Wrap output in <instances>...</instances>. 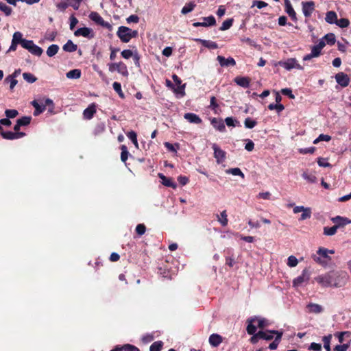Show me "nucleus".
Returning a JSON list of instances; mask_svg holds the SVG:
<instances>
[{
    "label": "nucleus",
    "instance_id": "nucleus-1",
    "mask_svg": "<svg viewBox=\"0 0 351 351\" xmlns=\"http://www.w3.org/2000/svg\"><path fill=\"white\" fill-rule=\"evenodd\" d=\"M348 280V275L344 271H330L315 278L317 283L323 287H341Z\"/></svg>",
    "mask_w": 351,
    "mask_h": 351
},
{
    "label": "nucleus",
    "instance_id": "nucleus-2",
    "mask_svg": "<svg viewBox=\"0 0 351 351\" xmlns=\"http://www.w3.org/2000/svg\"><path fill=\"white\" fill-rule=\"evenodd\" d=\"M334 253L335 251L333 250H328L321 247L317 251L318 256L314 255L313 260L322 266H326L328 262L331 260L330 254H333Z\"/></svg>",
    "mask_w": 351,
    "mask_h": 351
},
{
    "label": "nucleus",
    "instance_id": "nucleus-3",
    "mask_svg": "<svg viewBox=\"0 0 351 351\" xmlns=\"http://www.w3.org/2000/svg\"><path fill=\"white\" fill-rule=\"evenodd\" d=\"M117 34L123 43H128L132 38L138 36V31L132 30L125 26H121L119 27Z\"/></svg>",
    "mask_w": 351,
    "mask_h": 351
},
{
    "label": "nucleus",
    "instance_id": "nucleus-4",
    "mask_svg": "<svg viewBox=\"0 0 351 351\" xmlns=\"http://www.w3.org/2000/svg\"><path fill=\"white\" fill-rule=\"evenodd\" d=\"M108 69L110 72L117 71L124 77H128L129 75L127 66L123 62L110 63Z\"/></svg>",
    "mask_w": 351,
    "mask_h": 351
},
{
    "label": "nucleus",
    "instance_id": "nucleus-5",
    "mask_svg": "<svg viewBox=\"0 0 351 351\" xmlns=\"http://www.w3.org/2000/svg\"><path fill=\"white\" fill-rule=\"evenodd\" d=\"M23 48L27 49L29 53L33 55L40 56L43 52L41 47L34 44L33 40H27L23 45Z\"/></svg>",
    "mask_w": 351,
    "mask_h": 351
},
{
    "label": "nucleus",
    "instance_id": "nucleus-6",
    "mask_svg": "<svg viewBox=\"0 0 351 351\" xmlns=\"http://www.w3.org/2000/svg\"><path fill=\"white\" fill-rule=\"evenodd\" d=\"M278 64L284 67L286 70L290 71L293 69L303 70V67L298 63L295 58H289L285 61H280Z\"/></svg>",
    "mask_w": 351,
    "mask_h": 351
},
{
    "label": "nucleus",
    "instance_id": "nucleus-7",
    "mask_svg": "<svg viewBox=\"0 0 351 351\" xmlns=\"http://www.w3.org/2000/svg\"><path fill=\"white\" fill-rule=\"evenodd\" d=\"M89 18L90 20L94 21L97 25H99L104 27H106L109 30H111L112 28L111 24H110L108 22L105 21L103 19V18L97 12H92L89 14Z\"/></svg>",
    "mask_w": 351,
    "mask_h": 351
},
{
    "label": "nucleus",
    "instance_id": "nucleus-8",
    "mask_svg": "<svg viewBox=\"0 0 351 351\" xmlns=\"http://www.w3.org/2000/svg\"><path fill=\"white\" fill-rule=\"evenodd\" d=\"M212 148L214 151V157L218 164L222 163L226 159V152L222 150L216 143L212 144Z\"/></svg>",
    "mask_w": 351,
    "mask_h": 351
},
{
    "label": "nucleus",
    "instance_id": "nucleus-9",
    "mask_svg": "<svg viewBox=\"0 0 351 351\" xmlns=\"http://www.w3.org/2000/svg\"><path fill=\"white\" fill-rule=\"evenodd\" d=\"M172 78L174 81V82L176 84L177 87L176 88H174V93L179 95L180 97H183L185 95L184 88L186 86V84H181L182 81L175 74L172 75Z\"/></svg>",
    "mask_w": 351,
    "mask_h": 351
},
{
    "label": "nucleus",
    "instance_id": "nucleus-10",
    "mask_svg": "<svg viewBox=\"0 0 351 351\" xmlns=\"http://www.w3.org/2000/svg\"><path fill=\"white\" fill-rule=\"evenodd\" d=\"M75 36H83L84 38H92L94 37V32L89 27H82L77 29L75 32Z\"/></svg>",
    "mask_w": 351,
    "mask_h": 351
},
{
    "label": "nucleus",
    "instance_id": "nucleus-11",
    "mask_svg": "<svg viewBox=\"0 0 351 351\" xmlns=\"http://www.w3.org/2000/svg\"><path fill=\"white\" fill-rule=\"evenodd\" d=\"M202 22H195L193 24L194 27H209L215 25L216 21L213 16L202 18Z\"/></svg>",
    "mask_w": 351,
    "mask_h": 351
},
{
    "label": "nucleus",
    "instance_id": "nucleus-12",
    "mask_svg": "<svg viewBox=\"0 0 351 351\" xmlns=\"http://www.w3.org/2000/svg\"><path fill=\"white\" fill-rule=\"evenodd\" d=\"M302 12L306 17H309L315 10L313 1L302 2Z\"/></svg>",
    "mask_w": 351,
    "mask_h": 351
},
{
    "label": "nucleus",
    "instance_id": "nucleus-13",
    "mask_svg": "<svg viewBox=\"0 0 351 351\" xmlns=\"http://www.w3.org/2000/svg\"><path fill=\"white\" fill-rule=\"evenodd\" d=\"M258 328V324L256 323L255 318L252 317L247 320L246 330L249 335H254V333H256V332Z\"/></svg>",
    "mask_w": 351,
    "mask_h": 351
},
{
    "label": "nucleus",
    "instance_id": "nucleus-14",
    "mask_svg": "<svg viewBox=\"0 0 351 351\" xmlns=\"http://www.w3.org/2000/svg\"><path fill=\"white\" fill-rule=\"evenodd\" d=\"M258 328V324L256 323L255 318L252 317L247 320L246 330L249 335H254V333H256V332Z\"/></svg>",
    "mask_w": 351,
    "mask_h": 351
},
{
    "label": "nucleus",
    "instance_id": "nucleus-15",
    "mask_svg": "<svg viewBox=\"0 0 351 351\" xmlns=\"http://www.w3.org/2000/svg\"><path fill=\"white\" fill-rule=\"evenodd\" d=\"M306 309L308 313L319 314L324 311V307L316 303H309L306 305Z\"/></svg>",
    "mask_w": 351,
    "mask_h": 351
},
{
    "label": "nucleus",
    "instance_id": "nucleus-16",
    "mask_svg": "<svg viewBox=\"0 0 351 351\" xmlns=\"http://www.w3.org/2000/svg\"><path fill=\"white\" fill-rule=\"evenodd\" d=\"M337 82L342 87H346L348 86L350 79L348 75L343 73H339L335 75Z\"/></svg>",
    "mask_w": 351,
    "mask_h": 351
},
{
    "label": "nucleus",
    "instance_id": "nucleus-17",
    "mask_svg": "<svg viewBox=\"0 0 351 351\" xmlns=\"http://www.w3.org/2000/svg\"><path fill=\"white\" fill-rule=\"evenodd\" d=\"M1 134L3 138L9 140L18 139L25 136V133L23 132H2Z\"/></svg>",
    "mask_w": 351,
    "mask_h": 351
},
{
    "label": "nucleus",
    "instance_id": "nucleus-18",
    "mask_svg": "<svg viewBox=\"0 0 351 351\" xmlns=\"http://www.w3.org/2000/svg\"><path fill=\"white\" fill-rule=\"evenodd\" d=\"M96 112V105L95 104H91L83 112V116L85 119H91L95 113Z\"/></svg>",
    "mask_w": 351,
    "mask_h": 351
},
{
    "label": "nucleus",
    "instance_id": "nucleus-19",
    "mask_svg": "<svg viewBox=\"0 0 351 351\" xmlns=\"http://www.w3.org/2000/svg\"><path fill=\"white\" fill-rule=\"evenodd\" d=\"M285 12L287 14L291 17V19L297 21L296 13L293 8L291 3L289 0H285Z\"/></svg>",
    "mask_w": 351,
    "mask_h": 351
},
{
    "label": "nucleus",
    "instance_id": "nucleus-20",
    "mask_svg": "<svg viewBox=\"0 0 351 351\" xmlns=\"http://www.w3.org/2000/svg\"><path fill=\"white\" fill-rule=\"evenodd\" d=\"M217 59L221 66H234L236 64V62L232 58H225L223 56H218Z\"/></svg>",
    "mask_w": 351,
    "mask_h": 351
},
{
    "label": "nucleus",
    "instance_id": "nucleus-21",
    "mask_svg": "<svg viewBox=\"0 0 351 351\" xmlns=\"http://www.w3.org/2000/svg\"><path fill=\"white\" fill-rule=\"evenodd\" d=\"M158 177L161 180V182L163 185L171 187L173 189H176L177 185L173 181V179L167 178L165 176H164L162 173H158Z\"/></svg>",
    "mask_w": 351,
    "mask_h": 351
},
{
    "label": "nucleus",
    "instance_id": "nucleus-22",
    "mask_svg": "<svg viewBox=\"0 0 351 351\" xmlns=\"http://www.w3.org/2000/svg\"><path fill=\"white\" fill-rule=\"evenodd\" d=\"M321 51L322 50L320 49H319L315 45H314L311 48V53L304 56V58H303V60L304 61H308V60H310L311 59H312L313 58H317V57L319 56V55L321 54Z\"/></svg>",
    "mask_w": 351,
    "mask_h": 351
},
{
    "label": "nucleus",
    "instance_id": "nucleus-23",
    "mask_svg": "<svg viewBox=\"0 0 351 351\" xmlns=\"http://www.w3.org/2000/svg\"><path fill=\"white\" fill-rule=\"evenodd\" d=\"M184 118L191 123L199 124L202 123L200 117L194 113H186L184 115Z\"/></svg>",
    "mask_w": 351,
    "mask_h": 351
},
{
    "label": "nucleus",
    "instance_id": "nucleus-24",
    "mask_svg": "<svg viewBox=\"0 0 351 351\" xmlns=\"http://www.w3.org/2000/svg\"><path fill=\"white\" fill-rule=\"evenodd\" d=\"M208 341L212 346L217 347L222 342V337L218 334H212Z\"/></svg>",
    "mask_w": 351,
    "mask_h": 351
},
{
    "label": "nucleus",
    "instance_id": "nucleus-25",
    "mask_svg": "<svg viewBox=\"0 0 351 351\" xmlns=\"http://www.w3.org/2000/svg\"><path fill=\"white\" fill-rule=\"evenodd\" d=\"M325 21L329 24H336L337 21V14L334 11H328L326 14Z\"/></svg>",
    "mask_w": 351,
    "mask_h": 351
},
{
    "label": "nucleus",
    "instance_id": "nucleus-26",
    "mask_svg": "<svg viewBox=\"0 0 351 351\" xmlns=\"http://www.w3.org/2000/svg\"><path fill=\"white\" fill-rule=\"evenodd\" d=\"M278 332H280L277 330L260 331V335H261V339L271 340L273 339L274 335L277 336Z\"/></svg>",
    "mask_w": 351,
    "mask_h": 351
},
{
    "label": "nucleus",
    "instance_id": "nucleus-27",
    "mask_svg": "<svg viewBox=\"0 0 351 351\" xmlns=\"http://www.w3.org/2000/svg\"><path fill=\"white\" fill-rule=\"evenodd\" d=\"M331 220L332 221L333 223H335L337 226H338V227L351 223V221L349 220L348 219L343 218L340 216L333 217V218H332Z\"/></svg>",
    "mask_w": 351,
    "mask_h": 351
},
{
    "label": "nucleus",
    "instance_id": "nucleus-28",
    "mask_svg": "<svg viewBox=\"0 0 351 351\" xmlns=\"http://www.w3.org/2000/svg\"><path fill=\"white\" fill-rule=\"evenodd\" d=\"M195 40L201 43L205 47H207L208 49H214L218 47L217 44L211 40H203L200 38H197L195 39Z\"/></svg>",
    "mask_w": 351,
    "mask_h": 351
},
{
    "label": "nucleus",
    "instance_id": "nucleus-29",
    "mask_svg": "<svg viewBox=\"0 0 351 351\" xmlns=\"http://www.w3.org/2000/svg\"><path fill=\"white\" fill-rule=\"evenodd\" d=\"M211 123L213 127L220 132H223L225 130V125L224 123L221 120H218L216 118H213L211 120Z\"/></svg>",
    "mask_w": 351,
    "mask_h": 351
},
{
    "label": "nucleus",
    "instance_id": "nucleus-30",
    "mask_svg": "<svg viewBox=\"0 0 351 351\" xmlns=\"http://www.w3.org/2000/svg\"><path fill=\"white\" fill-rule=\"evenodd\" d=\"M26 39L23 38V34L20 32H16L14 33L12 36L13 43H15L16 44H20L22 47L25 41H26Z\"/></svg>",
    "mask_w": 351,
    "mask_h": 351
},
{
    "label": "nucleus",
    "instance_id": "nucleus-31",
    "mask_svg": "<svg viewBox=\"0 0 351 351\" xmlns=\"http://www.w3.org/2000/svg\"><path fill=\"white\" fill-rule=\"evenodd\" d=\"M77 48V45L74 44L71 40H69L62 47L63 50L66 52L75 51Z\"/></svg>",
    "mask_w": 351,
    "mask_h": 351
},
{
    "label": "nucleus",
    "instance_id": "nucleus-32",
    "mask_svg": "<svg viewBox=\"0 0 351 351\" xmlns=\"http://www.w3.org/2000/svg\"><path fill=\"white\" fill-rule=\"evenodd\" d=\"M32 105L35 108V110L34 112V116H38L45 110V106H40L36 100L32 101Z\"/></svg>",
    "mask_w": 351,
    "mask_h": 351
},
{
    "label": "nucleus",
    "instance_id": "nucleus-33",
    "mask_svg": "<svg viewBox=\"0 0 351 351\" xmlns=\"http://www.w3.org/2000/svg\"><path fill=\"white\" fill-rule=\"evenodd\" d=\"M234 81L238 85H239L242 87H244V88H247L250 85V80L247 77H236Z\"/></svg>",
    "mask_w": 351,
    "mask_h": 351
},
{
    "label": "nucleus",
    "instance_id": "nucleus-34",
    "mask_svg": "<svg viewBox=\"0 0 351 351\" xmlns=\"http://www.w3.org/2000/svg\"><path fill=\"white\" fill-rule=\"evenodd\" d=\"M253 318L256 319L258 328L263 329L269 325V321L265 318L261 317H253Z\"/></svg>",
    "mask_w": 351,
    "mask_h": 351
},
{
    "label": "nucleus",
    "instance_id": "nucleus-35",
    "mask_svg": "<svg viewBox=\"0 0 351 351\" xmlns=\"http://www.w3.org/2000/svg\"><path fill=\"white\" fill-rule=\"evenodd\" d=\"M66 76L69 79H78L81 76V71L80 69H73L66 73Z\"/></svg>",
    "mask_w": 351,
    "mask_h": 351
},
{
    "label": "nucleus",
    "instance_id": "nucleus-36",
    "mask_svg": "<svg viewBox=\"0 0 351 351\" xmlns=\"http://www.w3.org/2000/svg\"><path fill=\"white\" fill-rule=\"evenodd\" d=\"M217 220L223 226L228 225V216L226 210H223L219 215H217Z\"/></svg>",
    "mask_w": 351,
    "mask_h": 351
},
{
    "label": "nucleus",
    "instance_id": "nucleus-37",
    "mask_svg": "<svg viewBox=\"0 0 351 351\" xmlns=\"http://www.w3.org/2000/svg\"><path fill=\"white\" fill-rule=\"evenodd\" d=\"M59 51V47L57 45H51L47 49V55L49 57L54 56Z\"/></svg>",
    "mask_w": 351,
    "mask_h": 351
},
{
    "label": "nucleus",
    "instance_id": "nucleus-38",
    "mask_svg": "<svg viewBox=\"0 0 351 351\" xmlns=\"http://www.w3.org/2000/svg\"><path fill=\"white\" fill-rule=\"evenodd\" d=\"M338 226L335 225L332 227H324V234L326 236H332L335 234L337 230L338 229Z\"/></svg>",
    "mask_w": 351,
    "mask_h": 351
},
{
    "label": "nucleus",
    "instance_id": "nucleus-39",
    "mask_svg": "<svg viewBox=\"0 0 351 351\" xmlns=\"http://www.w3.org/2000/svg\"><path fill=\"white\" fill-rule=\"evenodd\" d=\"M282 335V332H278V335L276 336L274 341L271 343L269 346V348L270 350H276L280 343V341L281 339Z\"/></svg>",
    "mask_w": 351,
    "mask_h": 351
},
{
    "label": "nucleus",
    "instance_id": "nucleus-40",
    "mask_svg": "<svg viewBox=\"0 0 351 351\" xmlns=\"http://www.w3.org/2000/svg\"><path fill=\"white\" fill-rule=\"evenodd\" d=\"M311 214H312V211H311V208L306 207L304 208V210L302 212V215L300 217V220L304 221V220L311 218Z\"/></svg>",
    "mask_w": 351,
    "mask_h": 351
},
{
    "label": "nucleus",
    "instance_id": "nucleus-41",
    "mask_svg": "<svg viewBox=\"0 0 351 351\" xmlns=\"http://www.w3.org/2000/svg\"><path fill=\"white\" fill-rule=\"evenodd\" d=\"M127 136L132 141L136 148H138V143L137 141V135L135 132L130 131L127 133Z\"/></svg>",
    "mask_w": 351,
    "mask_h": 351
},
{
    "label": "nucleus",
    "instance_id": "nucleus-42",
    "mask_svg": "<svg viewBox=\"0 0 351 351\" xmlns=\"http://www.w3.org/2000/svg\"><path fill=\"white\" fill-rule=\"evenodd\" d=\"M302 178L309 183H315L317 182V178L313 174H309L307 172H304L302 174Z\"/></svg>",
    "mask_w": 351,
    "mask_h": 351
},
{
    "label": "nucleus",
    "instance_id": "nucleus-43",
    "mask_svg": "<svg viewBox=\"0 0 351 351\" xmlns=\"http://www.w3.org/2000/svg\"><path fill=\"white\" fill-rule=\"evenodd\" d=\"M324 39L326 43L330 45H332L335 43V36L332 33H329L325 35V36L323 38Z\"/></svg>",
    "mask_w": 351,
    "mask_h": 351
},
{
    "label": "nucleus",
    "instance_id": "nucleus-44",
    "mask_svg": "<svg viewBox=\"0 0 351 351\" xmlns=\"http://www.w3.org/2000/svg\"><path fill=\"white\" fill-rule=\"evenodd\" d=\"M226 173L228 174H232L233 176H241L242 178H244V174L241 171L239 168L235 167V168H231L226 170Z\"/></svg>",
    "mask_w": 351,
    "mask_h": 351
},
{
    "label": "nucleus",
    "instance_id": "nucleus-45",
    "mask_svg": "<svg viewBox=\"0 0 351 351\" xmlns=\"http://www.w3.org/2000/svg\"><path fill=\"white\" fill-rule=\"evenodd\" d=\"M0 10L6 16H10L12 12V8L3 2H0Z\"/></svg>",
    "mask_w": 351,
    "mask_h": 351
},
{
    "label": "nucleus",
    "instance_id": "nucleus-46",
    "mask_svg": "<svg viewBox=\"0 0 351 351\" xmlns=\"http://www.w3.org/2000/svg\"><path fill=\"white\" fill-rule=\"evenodd\" d=\"M335 25L341 28H346L350 25V21L345 18L337 19Z\"/></svg>",
    "mask_w": 351,
    "mask_h": 351
},
{
    "label": "nucleus",
    "instance_id": "nucleus-47",
    "mask_svg": "<svg viewBox=\"0 0 351 351\" xmlns=\"http://www.w3.org/2000/svg\"><path fill=\"white\" fill-rule=\"evenodd\" d=\"M195 7V4L194 3H189L186 5H185L182 10H181V12L183 14H188L190 12H191L194 8Z\"/></svg>",
    "mask_w": 351,
    "mask_h": 351
},
{
    "label": "nucleus",
    "instance_id": "nucleus-48",
    "mask_svg": "<svg viewBox=\"0 0 351 351\" xmlns=\"http://www.w3.org/2000/svg\"><path fill=\"white\" fill-rule=\"evenodd\" d=\"M23 77L28 83H34L37 80V78L30 73H23Z\"/></svg>",
    "mask_w": 351,
    "mask_h": 351
},
{
    "label": "nucleus",
    "instance_id": "nucleus-49",
    "mask_svg": "<svg viewBox=\"0 0 351 351\" xmlns=\"http://www.w3.org/2000/svg\"><path fill=\"white\" fill-rule=\"evenodd\" d=\"M307 280V278L305 277L304 275L300 276L293 281V287H298L300 286L304 281Z\"/></svg>",
    "mask_w": 351,
    "mask_h": 351
},
{
    "label": "nucleus",
    "instance_id": "nucleus-50",
    "mask_svg": "<svg viewBox=\"0 0 351 351\" xmlns=\"http://www.w3.org/2000/svg\"><path fill=\"white\" fill-rule=\"evenodd\" d=\"M257 124V122L255 120H253L250 118H246L244 121V125L246 128L252 129L254 128Z\"/></svg>",
    "mask_w": 351,
    "mask_h": 351
},
{
    "label": "nucleus",
    "instance_id": "nucleus-51",
    "mask_svg": "<svg viewBox=\"0 0 351 351\" xmlns=\"http://www.w3.org/2000/svg\"><path fill=\"white\" fill-rule=\"evenodd\" d=\"M331 136L327 134H320L316 139L314 140L313 143L317 144L320 141H330Z\"/></svg>",
    "mask_w": 351,
    "mask_h": 351
},
{
    "label": "nucleus",
    "instance_id": "nucleus-52",
    "mask_svg": "<svg viewBox=\"0 0 351 351\" xmlns=\"http://www.w3.org/2000/svg\"><path fill=\"white\" fill-rule=\"evenodd\" d=\"M268 108L271 110H276L278 112H280L285 109V107L280 104H270Z\"/></svg>",
    "mask_w": 351,
    "mask_h": 351
},
{
    "label": "nucleus",
    "instance_id": "nucleus-53",
    "mask_svg": "<svg viewBox=\"0 0 351 351\" xmlns=\"http://www.w3.org/2000/svg\"><path fill=\"white\" fill-rule=\"evenodd\" d=\"M121 159L123 162H125L128 158L129 152L125 145H122L121 147Z\"/></svg>",
    "mask_w": 351,
    "mask_h": 351
},
{
    "label": "nucleus",
    "instance_id": "nucleus-54",
    "mask_svg": "<svg viewBox=\"0 0 351 351\" xmlns=\"http://www.w3.org/2000/svg\"><path fill=\"white\" fill-rule=\"evenodd\" d=\"M112 87H113L114 91H116L121 97H124L123 93L121 90V86L120 83L114 82L112 84Z\"/></svg>",
    "mask_w": 351,
    "mask_h": 351
},
{
    "label": "nucleus",
    "instance_id": "nucleus-55",
    "mask_svg": "<svg viewBox=\"0 0 351 351\" xmlns=\"http://www.w3.org/2000/svg\"><path fill=\"white\" fill-rule=\"evenodd\" d=\"M298 263V259L294 256H290L287 259V265L290 267H295Z\"/></svg>",
    "mask_w": 351,
    "mask_h": 351
},
{
    "label": "nucleus",
    "instance_id": "nucleus-56",
    "mask_svg": "<svg viewBox=\"0 0 351 351\" xmlns=\"http://www.w3.org/2000/svg\"><path fill=\"white\" fill-rule=\"evenodd\" d=\"M331 337L332 336L330 335L323 337L324 346L326 351H330V343Z\"/></svg>",
    "mask_w": 351,
    "mask_h": 351
},
{
    "label": "nucleus",
    "instance_id": "nucleus-57",
    "mask_svg": "<svg viewBox=\"0 0 351 351\" xmlns=\"http://www.w3.org/2000/svg\"><path fill=\"white\" fill-rule=\"evenodd\" d=\"M162 347V342L156 341L153 343L150 346V351H160L161 348Z\"/></svg>",
    "mask_w": 351,
    "mask_h": 351
},
{
    "label": "nucleus",
    "instance_id": "nucleus-58",
    "mask_svg": "<svg viewBox=\"0 0 351 351\" xmlns=\"http://www.w3.org/2000/svg\"><path fill=\"white\" fill-rule=\"evenodd\" d=\"M121 54L124 59H129L132 58L134 54V51H132L130 49H124L121 51Z\"/></svg>",
    "mask_w": 351,
    "mask_h": 351
},
{
    "label": "nucleus",
    "instance_id": "nucleus-59",
    "mask_svg": "<svg viewBox=\"0 0 351 351\" xmlns=\"http://www.w3.org/2000/svg\"><path fill=\"white\" fill-rule=\"evenodd\" d=\"M31 119H32L30 117H23L21 119H19L17 120V122L19 125H21V126H25L29 124Z\"/></svg>",
    "mask_w": 351,
    "mask_h": 351
},
{
    "label": "nucleus",
    "instance_id": "nucleus-60",
    "mask_svg": "<svg viewBox=\"0 0 351 351\" xmlns=\"http://www.w3.org/2000/svg\"><path fill=\"white\" fill-rule=\"evenodd\" d=\"M5 81L10 83V88L12 90L14 88L18 82L17 80L10 75L5 78Z\"/></svg>",
    "mask_w": 351,
    "mask_h": 351
},
{
    "label": "nucleus",
    "instance_id": "nucleus-61",
    "mask_svg": "<svg viewBox=\"0 0 351 351\" xmlns=\"http://www.w3.org/2000/svg\"><path fill=\"white\" fill-rule=\"evenodd\" d=\"M232 25V19H227L224 21L220 27V30L225 31L230 28Z\"/></svg>",
    "mask_w": 351,
    "mask_h": 351
},
{
    "label": "nucleus",
    "instance_id": "nucleus-62",
    "mask_svg": "<svg viewBox=\"0 0 351 351\" xmlns=\"http://www.w3.org/2000/svg\"><path fill=\"white\" fill-rule=\"evenodd\" d=\"M57 36V32L55 31L49 32L45 36V39L48 41H53Z\"/></svg>",
    "mask_w": 351,
    "mask_h": 351
},
{
    "label": "nucleus",
    "instance_id": "nucleus-63",
    "mask_svg": "<svg viewBox=\"0 0 351 351\" xmlns=\"http://www.w3.org/2000/svg\"><path fill=\"white\" fill-rule=\"evenodd\" d=\"M317 164L319 167H330V164L328 162L327 159L324 158H318Z\"/></svg>",
    "mask_w": 351,
    "mask_h": 351
},
{
    "label": "nucleus",
    "instance_id": "nucleus-64",
    "mask_svg": "<svg viewBox=\"0 0 351 351\" xmlns=\"http://www.w3.org/2000/svg\"><path fill=\"white\" fill-rule=\"evenodd\" d=\"M122 351H140L136 347L127 344L122 347Z\"/></svg>",
    "mask_w": 351,
    "mask_h": 351
}]
</instances>
